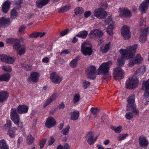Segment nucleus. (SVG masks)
<instances>
[{
    "instance_id": "nucleus-1",
    "label": "nucleus",
    "mask_w": 149,
    "mask_h": 149,
    "mask_svg": "<svg viewBox=\"0 0 149 149\" xmlns=\"http://www.w3.org/2000/svg\"><path fill=\"white\" fill-rule=\"evenodd\" d=\"M137 45L135 44L133 46L128 47L125 49H121L120 53L121 54L117 60V65L119 66H123L125 59H129L134 56L137 49Z\"/></svg>"
},
{
    "instance_id": "nucleus-2",
    "label": "nucleus",
    "mask_w": 149,
    "mask_h": 149,
    "mask_svg": "<svg viewBox=\"0 0 149 149\" xmlns=\"http://www.w3.org/2000/svg\"><path fill=\"white\" fill-rule=\"evenodd\" d=\"M127 101L128 103L127 105L126 109L127 111H131L135 115H138L139 111L136 108L135 104L134 95L133 94L129 96L128 98Z\"/></svg>"
},
{
    "instance_id": "nucleus-3",
    "label": "nucleus",
    "mask_w": 149,
    "mask_h": 149,
    "mask_svg": "<svg viewBox=\"0 0 149 149\" xmlns=\"http://www.w3.org/2000/svg\"><path fill=\"white\" fill-rule=\"evenodd\" d=\"M10 118L14 123L18 127L22 128L23 127L22 123L21 122L19 114L15 108H12L10 112Z\"/></svg>"
},
{
    "instance_id": "nucleus-4",
    "label": "nucleus",
    "mask_w": 149,
    "mask_h": 149,
    "mask_svg": "<svg viewBox=\"0 0 149 149\" xmlns=\"http://www.w3.org/2000/svg\"><path fill=\"white\" fill-rule=\"evenodd\" d=\"M139 83V81L137 78L134 76L130 78L126 81L125 83L126 88L129 89H132L137 86Z\"/></svg>"
},
{
    "instance_id": "nucleus-5",
    "label": "nucleus",
    "mask_w": 149,
    "mask_h": 149,
    "mask_svg": "<svg viewBox=\"0 0 149 149\" xmlns=\"http://www.w3.org/2000/svg\"><path fill=\"white\" fill-rule=\"evenodd\" d=\"M112 65L111 61L102 63L98 69V74H107L109 70V68Z\"/></svg>"
},
{
    "instance_id": "nucleus-6",
    "label": "nucleus",
    "mask_w": 149,
    "mask_h": 149,
    "mask_svg": "<svg viewBox=\"0 0 149 149\" xmlns=\"http://www.w3.org/2000/svg\"><path fill=\"white\" fill-rule=\"evenodd\" d=\"M81 51L85 56H90L93 52L91 45L86 42H83L81 44Z\"/></svg>"
},
{
    "instance_id": "nucleus-7",
    "label": "nucleus",
    "mask_w": 149,
    "mask_h": 149,
    "mask_svg": "<svg viewBox=\"0 0 149 149\" xmlns=\"http://www.w3.org/2000/svg\"><path fill=\"white\" fill-rule=\"evenodd\" d=\"M124 74V71L120 68L116 67L113 70V75L115 79L118 80L122 79Z\"/></svg>"
},
{
    "instance_id": "nucleus-8",
    "label": "nucleus",
    "mask_w": 149,
    "mask_h": 149,
    "mask_svg": "<svg viewBox=\"0 0 149 149\" xmlns=\"http://www.w3.org/2000/svg\"><path fill=\"white\" fill-rule=\"evenodd\" d=\"M93 13L95 17L101 19H104L107 15V12L102 8H99L95 9Z\"/></svg>"
},
{
    "instance_id": "nucleus-9",
    "label": "nucleus",
    "mask_w": 149,
    "mask_h": 149,
    "mask_svg": "<svg viewBox=\"0 0 149 149\" xmlns=\"http://www.w3.org/2000/svg\"><path fill=\"white\" fill-rule=\"evenodd\" d=\"M96 69V68L93 65H91L85 71L86 73L89 78L92 79H95Z\"/></svg>"
},
{
    "instance_id": "nucleus-10",
    "label": "nucleus",
    "mask_w": 149,
    "mask_h": 149,
    "mask_svg": "<svg viewBox=\"0 0 149 149\" xmlns=\"http://www.w3.org/2000/svg\"><path fill=\"white\" fill-rule=\"evenodd\" d=\"M119 15L121 17H130L132 16V14L130 10L127 8H120Z\"/></svg>"
},
{
    "instance_id": "nucleus-11",
    "label": "nucleus",
    "mask_w": 149,
    "mask_h": 149,
    "mask_svg": "<svg viewBox=\"0 0 149 149\" xmlns=\"http://www.w3.org/2000/svg\"><path fill=\"white\" fill-rule=\"evenodd\" d=\"M143 59L141 55L138 54L134 58L132 59L128 64L130 67L133 66L135 64H138L141 63Z\"/></svg>"
},
{
    "instance_id": "nucleus-12",
    "label": "nucleus",
    "mask_w": 149,
    "mask_h": 149,
    "mask_svg": "<svg viewBox=\"0 0 149 149\" xmlns=\"http://www.w3.org/2000/svg\"><path fill=\"white\" fill-rule=\"evenodd\" d=\"M121 34L123 37L125 39H128L131 37V33L129 27L124 26L121 30Z\"/></svg>"
},
{
    "instance_id": "nucleus-13",
    "label": "nucleus",
    "mask_w": 149,
    "mask_h": 149,
    "mask_svg": "<svg viewBox=\"0 0 149 149\" xmlns=\"http://www.w3.org/2000/svg\"><path fill=\"white\" fill-rule=\"evenodd\" d=\"M50 79L55 84L59 83L62 80V77L55 72H52L50 75Z\"/></svg>"
},
{
    "instance_id": "nucleus-14",
    "label": "nucleus",
    "mask_w": 149,
    "mask_h": 149,
    "mask_svg": "<svg viewBox=\"0 0 149 149\" xmlns=\"http://www.w3.org/2000/svg\"><path fill=\"white\" fill-rule=\"evenodd\" d=\"M90 37L92 38H101L103 35V32L100 29H97L91 31L90 33Z\"/></svg>"
},
{
    "instance_id": "nucleus-15",
    "label": "nucleus",
    "mask_w": 149,
    "mask_h": 149,
    "mask_svg": "<svg viewBox=\"0 0 149 149\" xmlns=\"http://www.w3.org/2000/svg\"><path fill=\"white\" fill-rule=\"evenodd\" d=\"M148 7H149V2L145 0L140 5L139 9L141 13H145Z\"/></svg>"
},
{
    "instance_id": "nucleus-16",
    "label": "nucleus",
    "mask_w": 149,
    "mask_h": 149,
    "mask_svg": "<svg viewBox=\"0 0 149 149\" xmlns=\"http://www.w3.org/2000/svg\"><path fill=\"white\" fill-rule=\"evenodd\" d=\"M139 143L140 146L143 148L147 147L149 144V142L146 138L143 136L139 137Z\"/></svg>"
},
{
    "instance_id": "nucleus-17",
    "label": "nucleus",
    "mask_w": 149,
    "mask_h": 149,
    "mask_svg": "<svg viewBox=\"0 0 149 149\" xmlns=\"http://www.w3.org/2000/svg\"><path fill=\"white\" fill-rule=\"evenodd\" d=\"M56 122L54 118L52 116L49 117L46 120L45 126L48 128H51L54 127L56 124Z\"/></svg>"
},
{
    "instance_id": "nucleus-18",
    "label": "nucleus",
    "mask_w": 149,
    "mask_h": 149,
    "mask_svg": "<svg viewBox=\"0 0 149 149\" xmlns=\"http://www.w3.org/2000/svg\"><path fill=\"white\" fill-rule=\"evenodd\" d=\"M143 89L146 90L144 95L146 98H148L149 100V79L146 81H143L142 84Z\"/></svg>"
},
{
    "instance_id": "nucleus-19",
    "label": "nucleus",
    "mask_w": 149,
    "mask_h": 149,
    "mask_svg": "<svg viewBox=\"0 0 149 149\" xmlns=\"http://www.w3.org/2000/svg\"><path fill=\"white\" fill-rule=\"evenodd\" d=\"M149 31V27L145 29H141V33L140 36L139 40L141 43L144 42L146 40V37Z\"/></svg>"
},
{
    "instance_id": "nucleus-20",
    "label": "nucleus",
    "mask_w": 149,
    "mask_h": 149,
    "mask_svg": "<svg viewBox=\"0 0 149 149\" xmlns=\"http://www.w3.org/2000/svg\"><path fill=\"white\" fill-rule=\"evenodd\" d=\"M0 59L2 62L12 64L15 61V58L13 57L8 56L5 55H2L0 57Z\"/></svg>"
},
{
    "instance_id": "nucleus-21",
    "label": "nucleus",
    "mask_w": 149,
    "mask_h": 149,
    "mask_svg": "<svg viewBox=\"0 0 149 149\" xmlns=\"http://www.w3.org/2000/svg\"><path fill=\"white\" fill-rule=\"evenodd\" d=\"M39 74L37 72H34L31 73L29 77L27 79V81L29 82H36L39 79Z\"/></svg>"
},
{
    "instance_id": "nucleus-22",
    "label": "nucleus",
    "mask_w": 149,
    "mask_h": 149,
    "mask_svg": "<svg viewBox=\"0 0 149 149\" xmlns=\"http://www.w3.org/2000/svg\"><path fill=\"white\" fill-rule=\"evenodd\" d=\"M145 71V67L142 66L140 67L135 72L134 77L137 79L141 77Z\"/></svg>"
},
{
    "instance_id": "nucleus-23",
    "label": "nucleus",
    "mask_w": 149,
    "mask_h": 149,
    "mask_svg": "<svg viewBox=\"0 0 149 149\" xmlns=\"http://www.w3.org/2000/svg\"><path fill=\"white\" fill-rule=\"evenodd\" d=\"M94 135V132H89L86 135V137L88 138V143L90 145H92L94 143L97 139V136H96L95 139H93V137Z\"/></svg>"
},
{
    "instance_id": "nucleus-24",
    "label": "nucleus",
    "mask_w": 149,
    "mask_h": 149,
    "mask_svg": "<svg viewBox=\"0 0 149 149\" xmlns=\"http://www.w3.org/2000/svg\"><path fill=\"white\" fill-rule=\"evenodd\" d=\"M29 107L25 105H19L17 107V110L19 114L25 113L27 112Z\"/></svg>"
},
{
    "instance_id": "nucleus-25",
    "label": "nucleus",
    "mask_w": 149,
    "mask_h": 149,
    "mask_svg": "<svg viewBox=\"0 0 149 149\" xmlns=\"http://www.w3.org/2000/svg\"><path fill=\"white\" fill-rule=\"evenodd\" d=\"M50 0H37L36 1V5L37 7L41 8L47 4Z\"/></svg>"
},
{
    "instance_id": "nucleus-26",
    "label": "nucleus",
    "mask_w": 149,
    "mask_h": 149,
    "mask_svg": "<svg viewBox=\"0 0 149 149\" xmlns=\"http://www.w3.org/2000/svg\"><path fill=\"white\" fill-rule=\"evenodd\" d=\"M11 21L9 18L4 17L0 18V27L9 25Z\"/></svg>"
},
{
    "instance_id": "nucleus-27",
    "label": "nucleus",
    "mask_w": 149,
    "mask_h": 149,
    "mask_svg": "<svg viewBox=\"0 0 149 149\" xmlns=\"http://www.w3.org/2000/svg\"><path fill=\"white\" fill-rule=\"evenodd\" d=\"M10 2L7 0L4 2L2 5V10L5 13H6L9 9Z\"/></svg>"
},
{
    "instance_id": "nucleus-28",
    "label": "nucleus",
    "mask_w": 149,
    "mask_h": 149,
    "mask_svg": "<svg viewBox=\"0 0 149 149\" xmlns=\"http://www.w3.org/2000/svg\"><path fill=\"white\" fill-rule=\"evenodd\" d=\"M70 119L72 120H76L78 119L79 116V112L77 110H74L70 113Z\"/></svg>"
},
{
    "instance_id": "nucleus-29",
    "label": "nucleus",
    "mask_w": 149,
    "mask_h": 149,
    "mask_svg": "<svg viewBox=\"0 0 149 149\" xmlns=\"http://www.w3.org/2000/svg\"><path fill=\"white\" fill-rule=\"evenodd\" d=\"M8 93L6 92H0V102H3L6 100L8 97Z\"/></svg>"
},
{
    "instance_id": "nucleus-30",
    "label": "nucleus",
    "mask_w": 149,
    "mask_h": 149,
    "mask_svg": "<svg viewBox=\"0 0 149 149\" xmlns=\"http://www.w3.org/2000/svg\"><path fill=\"white\" fill-rule=\"evenodd\" d=\"M45 34V32H39L37 33H33L29 36V37L30 38H37L39 37H42Z\"/></svg>"
},
{
    "instance_id": "nucleus-31",
    "label": "nucleus",
    "mask_w": 149,
    "mask_h": 149,
    "mask_svg": "<svg viewBox=\"0 0 149 149\" xmlns=\"http://www.w3.org/2000/svg\"><path fill=\"white\" fill-rule=\"evenodd\" d=\"M11 76L9 74H4L0 76V81H8L10 80Z\"/></svg>"
},
{
    "instance_id": "nucleus-32",
    "label": "nucleus",
    "mask_w": 149,
    "mask_h": 149,
    "mask_svg": "<svg viewBox=\"0 0 149 149\" xmlns=\"http://www.w3.org/2000/svg\"><path fill=\"white\" fill-rule=\"evenodd\" d=\"M110 45V42H109L107 44H106L104 46L101 47L100 48V51L103 53L107 52L109 49Z\"/></svg>"
},
{
    "instance_id": "nucleus-33",
    "label": "nucleus",
    "mask_w": 149,
    "mask_h": 149,
    "mask_svg": "<svg viewBox=\"0 0 149 149\" xmlns=\"http://www.w3.org/2000/svg\"><path fill=\"white\" fill-rule=\"evenodd\" d=\"M0 149H9V147L4 139L0 140Z\"/></svg>"
},
{
    "instance_id": "nucleus-34",
    "label": "nucleus",
    "mask_w": 149,
    "mask_h": 149,
    "mask_svg": "<svg viewBox=\"0 0 149 149\" xmlns=\"http://www.w3.org/2000/svg\"><path fill=\"white\" fill-rule=\"evenodd\" d=\"M88 34V32L86 31H83L79 32L76 35V36L81 38H85Z\"/></svg>"
},
{
    "instance_id": "nucleus-35",
    "label": "nucleus",
    "mask_w": 149,
    "mask_h": 149,
    "mask_svg": "<svg viewBox=\"0 0 149 149\" xmlns=\"http://www.w3.org/2000/svg\"><path fill=\"white\" fill-rule=\"evenodd\" d=\"M79 58V57L77 56L75 59H73L71 61L70 64V65L71 67L72 68H75L77 67Z\"/></svg>"
},
{
    "instance_id": "nucleus-36",
    "label": "nucleus",
    "mask_w": 149,
    "mask_h": 149,
    "mask_svg": "<svg viewBox=\"0 0 149 149\" xmlns=\"http://www.w3.org/2000/svg\"><path fill=\"white\" fill-rule=\"evenodd\" d=\"M80 95L78 93H76L74 95L72 101L74 104H75L78 102L80 100Z\"/></svg>"
},
{
    "instance_id": "nucleus-37",
    "label": "nucleus",
    "mask_w": 149,
    "mask_h": 149,
    "mask_svg": "<svg viewBox=\"0 0 149 149\" xmlns=\"http://www.w3.org/2000/svg\"><path fill=\"white\" fill-rule=\"evenodd\" d=\"M110 128L117 133H120L121 132L123 129L122 127L121 126L115 127L113 125H111Z\"/></svg>"
},
{
    "instance_id": "nucleus-38",
    "label": "nucleus",
    "mask_w": 149,
    "mask_h": 149,
    "mask_svg": "<svg viewBox=\"0 0 149 149\" xmlns=\"http://www.w3.org/2000/svg\"><path fill=\"white\" fill-rule=\"evenodd\" d=\"M71 6L70 5H66L61 8L58 10L59 13H62L66 12L70 9Z\"/></svg>"
},
{
    "instance_id": "nucleus-39",
    "label": "nucleus",
    "mask_w": 149,
    "mask_h": 149,
    "mask_svg": "<svg viewBox=\"0 0 149 149\" xmlns=\"http://www.w3.org/2000/svg\"><path fill=\"white\" fill-rule=\"evenodd\" d=\"M21 47L19 41L17 40L13 46V49L14 50L17 51Z\"/></svg>"
},
{
    "instance_id": "nucleus-40",
    "label": "nucleus",
    "mask_w": 149,
    "mask_h": 149,
    "mask_svg": "<svg viewBox=\"0 0 149 149\" xmlns=\"http://www.w3.org/2000/svg\"><path fill=\"white\" fill-rule=\"evenodd\" d=\"M114 25H108L107 29V32L108 34L110 36L113 35V30L114 28Z\"/></svg>"
},
{
    "instance_id": "nucleus-41",
    "label": "nucleus",
    "mask_w": 149,
    "mask_h": 149,
    "mask_svg": "<svg viewBox=\"0 0 149 149\" xmlns=\"http://www.w3.org/2000/svg\"><path fill=\"white\" fill-rule=\"evenodd\" d=\"M34 139L31 134L28 136L26 138V143L29 145L31 144L34 141Z\"/></svg>"
},
{
    "instance_id": "nucleus-42",
    "label": "nucleus",
    "mask_w": 149,
    "mask_h": 149,
    "mask_svg": "<svg viewBox=\"0 0 149 149\" xmlns=\"http://www.w3.org/2000/svg\"><path fill=\"white\" fill-rule=\"evenodd\" d=\"M105 23L107 24L108 25H114V22L111 16H109L106 19Z\"/></svg>"
},
{
    "instance_id": "nucleus-43",
    "label": "nucleus",
    "mask_w": 149,
    "mask_h": 149,
    "mask_svg": "<svg viewBox=\"0 0 149 149\" xmlns=\"http://www.w3.org/2000/svg\"><path fill=\"white\" fill-rule=\"evenodd\" d=\"M128 136V134H121L118 135L117 139L118 141H122L126 139Z\"/></svg>"
},
{
    "instance_id": "nucleus-44",
    "label": "nucleus",
    "mask_w": 149,
    "mask_h": 149,
    "mask_svg": "<svg viewBox=\"0 0 149 149\" xmlns=\"http://www.w3.org/2000/svg\"><path fill=\"white\" fill-rule=\"evenodd\" d=\"M75 14L76 15L80 14L84 12V10L82 8L77 7L74 10Z\"/></svg>"
},
{
    "instance_id": "nucleus-45",
    "label": "nucleus",
    "mask_w": 149,
    "mask_h": 149,
    "mask_svg": "<svg viewBox=\"0 0 149 149\" xmlns=\"http://www.w3.org/2000/svg\"><path fill=\"white\" fill-rule=\"evenodd\" d=\"M22 67L26 71L31 70L32 69L31 65L26 64H23L22 65Z\"/></svg>"
},
{
    "instance_id": "nucleus-46",
    "label": "nucleus",
    "mask_w": 149,
    "mask_h": 149,
    "mask_svg": "<svg viewBox=\"0 0 149 149\" xmlns=\"http://www.w3.org/2000/svg\"><path fill=\"white\" fill-rule=\"evenodd\" d=\"M26 47L25 46H22L17 51V53L20 55L24 54L25 52Z\"/></svg>"
},
{
    "instance_id": "nucleus-47",
    "label": "nucleus",
    "mask_w": 149,
    "mask_h": 149,
    "mask_svg": "<svg viewBox=\"0 0 149 149\" xmlns=\"http://www.w3.org/2000/svg\"><path fill=\"white\" fill-rule=\"evenodd\" d=\"M11 17L12 19L15 18L18 16V13L14 9H12L11 11Z\"/></svg>"
},
{
    "instance_id": "nucleus-48",
    "label": "nucleus",
    "mask_w": 149,
    "mask_h": 149,
    "mask_svg": "<svg viewBox=\"0 0 149 149\" xmlns=\"http://www.w3.org/2000/svg\"><path fill=\"white\" fill-rule=\"evenodd\" d=\"M133 113L130 112L127 113L125 115V116L126 119L130 120L132 119L134 117Z\"/></svg>"
},
{
    "instance_id": "nucleus-49",
    "label": "nucleus",
    "mask_w": 149,
    "mask_h": 149,
    "mask_svg": "<svg viewBox=\"0 0 149 149\" xmlns=\"http://www.w3.org/2000/svg\"><path fill=\"white\" fill-rule=\"evenodd\" d=\"M23 2L22 0H15L14 3L17 6L16 8L18 9H19L21 8V5Z\"/></svg>"
},
{
    "instance_id": "nucleus-50",
    "label": "nucleus",
    "mask_w": 149,
    "mask_h": 149,
    "mask_svg": "<svg viewBox=\"0 0 149 149\" xmlns=\"http://www.w3.org/2000/svg\"><path fill=\"white\" fill-rule=\"evenodd\" d=\"M58 96V94L57 92H54L49 97L53 102L56 100Z\"/></svg>"
},
{
    "instance_id": "nucleus-51",
    "label": "nucleus",
    "mask_w": 149,
    "mask_h": 149,
    "mask_svg": "<svg viewBox=\"0 0 149 149\" xmlns=\"http://www.w3.org/2000/svg\"><path fill=\"white\" fill-rule=\"evenodd\" d=\"M70 128L69 126H67L65 128L63 129L62 130V133L64 135H66L68 134Z\"/></svg>"
},
{
    "instance_id": "nucleus-52",
    "label": "nucleus",
    "mask_w": 149,
    "mask_h": 149,
    "mask_svg": "<svg viewBox=\"0 0 149 149\" xmlns=\"http://www.w3.org/2000/svg\"><path fill=\"white\" fill-rule=\"evenodd\" d=\"M46 140L44 139H43L39 143V145L40 146V149H42L43 148L44 145L46 143Z\"/></svg>"
},
{
    "instance_id": "nucleus-53",
    "label": "nucleus",
    "mask_w": 149,
    "mask_h": 149,
    "mask_svg": "<svg viewBox=\"0 0 149 149\" xmlns=\"http://www.w3.org/2000/svg\"><path fill=\"white\" fill-rule=\"evenodd\" d=\"M91 111L92 114L96 115L99 112V111L96 108L92 107L91 109Z\"/></svg>"
},
{
    "instance_id": "nucleus-54",
    "label": "nucleus",
    "mask_w": 149,
    "mask_h": 149,
    "mask_svg": "<svg viewBox=\"0 0 149 149\" xmlns=\"http://www.w3.org/2000/svg\"><path fill=\"white\" fill-rule=\"evenodd\" d=\"M146 19L145 18H141L139 21V25L141 26H145L146 25Z\"/></svg>"
},
{
    "instance_id": "nucleus-55",
    "label": "nucleus",
    "mask_w": 149,
    "mask_h": 149,
    "mask_svg": "<svg viewBox=\"0 0 149 149\" xmlns=\"http://www.w3.org/2000/svg\"><path fill=\"white\" fill-rule=\"evenodd\" d=\"M53 101L49 98L45 101L43 104V107L44 108H45L49 104Z\"/></svg>"
},
{
    "instance_id": "nucleus-56",
    "label": "nucleus",
    "mask_w": 149,
    "mask_h": 149,
    "mask_svg": "<svg viewBox=\"0 0 149 149\" xmlns=\"http://www.w3.org/2000/svg\"><path fill=\"white\" fill-rule=\"evenodd\" d=\"M55 139L53 137V136H51L50 139L48 141V145L50 146L52 145L55 141Z\"/></svg>"
},
{
    "instance_id": "nucleus-57",
    "label": "nucleus",
    "mask_w": 149,
    "mask_h": 149,
    "mask_svg": "<svg viewBox=\"0 0 149 149\" xmlns=\"http://www.w3.org/2000/svg\"><path fill=\"white\" fill-rule=\"evenodd\" d=\"M90 84V82L84 81L83 83V86L85 89Z\"/></svg>"
},
{
    "instance_id": "nucleus-58",
    "label": "nucleus",
    "mask_w": 149,
    "mask_h": 149,
    "mask_svg": "<svg viewBox=\"0 0 149 149\" xmlns=\"http://www.w3.org/2000/svg\"><path fill=\"white\" fill-rule=\"evenodd\" d=\"M15 133L14 131H12L10 129L8 131L7 134L11 138H13L15 136Z\"/></svg>"
},
{
    "instance_id": "nucleus-59",
    "label": "nucleus",
    "mask_w": 149,
    "mask_h": 149,
    "mask_svg": "<svg viewBox=\"0 0 149 149\" xmlns=\"http://www.w3.org/2000/svg\"><path fill=\"white\" fill-rule=\"evenodd\" d=\"M3 70L8 72H11L12 71L11 68L9 66H3L2 67Z\"/></svg>"
},
{
    "instance_id": "nucleus-60",
    "label": "nucleus",
    "mask_w": 149,
    "mask_h": 149,
    "mask_svg": "<svg viewBox=\"0 0 149 149\" xmlns=\"http://www.w3.org/2000/svg\"><path fill=\"white\" fill-rule=\"evenodd\" d=\"M26 27L24 26H20L18 29V31L20 33H22L25 30Z\"/></svg>"
},
{
    "instance_id": "nucleus-61",
    "label": "nucleus",
    "mask_w": 149,
    "mask_h": 149,
    "mask_svg": "<svg viewBox=\"0 0 149 149\" xmlns=\"http://www.w3.org/2000/svg\"><path fill=\"white\" fill-rule=\"evenodd\" d=\"M69 31V29H65L60 33V34L61 36H64L67 34Z\"/></svg>"
},
{
    "instance_id": "nucleus-62",
    "label": "nucleus",
    "mask_w": 149,
    "mask_h": 149,
    "mask_svg": "<svg viewBox=\"0 0 149 149\" xmlns=\"http://www.w3.org/2000/svg\"><path fill=\"white\" fill-rule=\"evenodd\" d=\"M11 122L10 120H8L6 122V124L5 125V126L8 128H10L11 126Z\"/></svg>"
},
{
    "instance_id": "nucleus-63",
    "label": "nucleus",
    "mask_w": 149,
    "mask_h": 149,
    "mask_svg": "<svg viewBox=\"0 0 149 149\" xmlns=\"http://www.w3.org/2000/svg\"><path fill=\"white\" fill-rule=\"evenodd\" d=\"M100 5L101 6L104 8V10L107 8V7L108 4L106 1H105L104 2H101Z\"/></svg>"
},
{
    "instance_id": "nucleus-64",
    "label": "nucleus",
    "mask_w": 149,
    "mask_h": 149,
    "mask_svg": "<svg viewBox=\"0 0 149 149\" xmlns=\"http://www.w3.org/2000/svg\"><path fill=\"white\" fill-rule=\"evenodd\" d=\"M91 14V12L89 11H87L84 13V16L85 17L87 18Z\"/></svg>"
}]
</instances>
